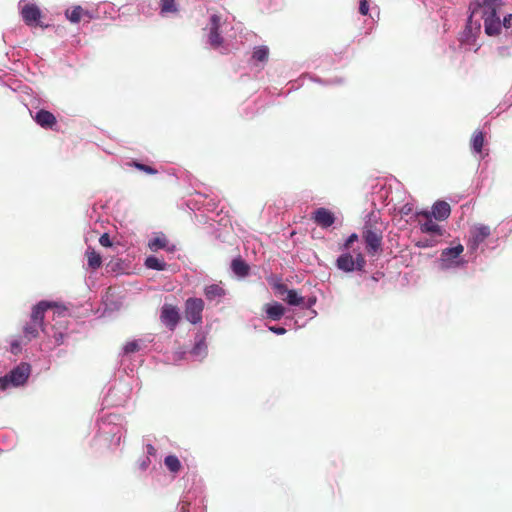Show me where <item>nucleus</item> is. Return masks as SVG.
Here are the masks:
<instances>
[{
    "label": "nucleus",
    "mask_w": 512,
    "mask_h": 512,
    "mask_svg": "<svg viewBox=\"0 0 512 512\" xmlns=\"http://www.w3.org/2000/svg\"><path fill=\"white\" fill-rule=\"evenodd\" d=\"M503 5L502 0H476L469 6L470 16L468 25L472 24L473 17L480 15L484 21V30L488 36H498L501 33V20L497 12Z\"/></svg>",
    "instance_id": "nucleus-1"
},
{
    "label": "nucleus",
    "mask_w": 512,
    "mask_h": 512,
    "mask_svg": "<svg viewBox=\"0 0 512 512\" xmlns=\"http://www.w3.org/2000/svg\"><path fill=\"white\" fill-rule=\"evenodd\" d=\"M362 237L369 255L375 256L382 251L383 230L379 218L374 213H371L365 222Z\"/></svg>",
    "instance_id": "nucleus-2"
},
{
    "label": "nucleus",
    "mask_w": 512,
    "mask_h": 512,
    "mask_svg": "<svg viewBox=\"0 0 512 512\" xmlns=\"http://www.w3.org/2000/svg\"><path fill=\"white\" fill-rule=\"evenodd\" d=\"M31 372V367L28 363H21L13 370L10 371L9 374L4 377H0V388L6 389L9 385L20 386L23 385Z\"/></svg>",
    "instance_id": "nucleus-3"
},
{
    "label": "nucleus",
    "mask_w": 512,
    "mask_h": 512,
    "mask_svg": "<svg viewBox=\"0 0 512 512\" xmlns=\"http://www.w3.org/2000/svg\"><path fill=\"white\" fill-rule=\"evenodd\" d=\"M366 265V260L361 252L354 258L349 252L342 253L336 260V266L344 272L362 271Z\"/></svg>",
    "instance_id": "nucleus-4"
},
{
    "label": "nucleus",
    "mask_w": 512,
    "mask_h": 512,
    "mask_svg": "<svg viewBox=\"0 0 512 512\" xmlns=\"http://www.w3.org/2000/svg\"><path fill=\"white\" fill-rule=\"evenodd\" d=\"M204 301L201 298L190 297L185 301L184 315L187 321L192 324L202 323V312Z\"/></svg>",
    "instance_id": "nucleus-5"
},
{
    "label": "nucleus",
    "mask_w": 512,
    "mask_h": 512,
    "mask_svg": "<svg viewBox=\"0 0 512 512\" xmlns=\"http://www.w3.org/2000/svg\"><path fill=\"white\" fill-rule=\"evenodd\" d=\"M160 319L170 330H174L180 320L178 308L171 304L163 305Z\"/></svg>",
    "instance_id": "nucleus-6"
},
{
    "label": "nucleus",
    "mask_w": 512,
    "mask_h": 512,
    "mask_svg": "<svg viewBox=\"0 0 512 512\" xmlns=\"http://www.w3.org/2000/svg\"><path fill=\"white\" fill-rule=\"evenodd\" d=\"M220 17L216 14L210 17L209 24V35L208 42L210 46L214 49L220 47L223 43V37L220 34Z\"/></svg>",
    "instance_id": "nucleus-7"
},
{
    "label": "nucleus",
    "mask_w": 512,
    "mask_h": 512,
    "mask_svg": "<svg viewBox=\"0 0 512 512\" xmlns=\"http://www.w3.org/2000/svg\"><path fill=\"white\" fill-rule=\"evenodd\" d=\"M311 219L321 228L326 229L331 227L336 218L332 211L327 208L320 207L312 213Z\"/></svg>",
    "instance_id": "nucleus-8"
},
{
    "label": "nucleus",
    "mask_w": 512,
    "mask_h": 512,
    "mask_svg": "<svg viewBox=\"0 0 512 512\" xmlns=\"http://www.w3.org/2000/svg\"><path fill=\"white\" fill-rule=\"evenodd\" d=\"M21 16L26 25L38 26L41 18V10L37 5L27 3L21 9Z\"/></svg>",
    "instance_id": "nucleus-9"
},
{
    "label": "nucleus",
    "mask_w": 512,
    "mask_h": 512,
    "mask_svg": "<svg viewBox=\"0 0 512 512\" xmlns=\"http://www.w3.org/2000/svg\"><path fill=\"white\" fill-rule=\"evenodd\" d=\"M464 251V247L458 244L455 247L446 248L442 251L440 261L442 268H450L457 264L454 260L457 259Z\"/></svg>",
    "instance_id": "nucleus-10"
},
{
    "label": "nucleus",
    "mask_w": 512,
    "mask_h": 512,
    "mask_svg": "<svg viewBox=\"0 0 512 512\" xmlns=\"http://www.w3.org/2000/svg\"><path fill=\"white\" fill-rule=\"evenodd\" d=\"M57 304L55 302H49V301H40L38 304L33 306L30 319L35 322L39 323L42 326H44V317L45 312L50 309L56 307Z\"/></svg>",
    "instance_id": "nucleus-11"
},
{
    "label": "nucleus",
    "mask_w": 512,
    "mask_h": 512,
    "mask_svg": "<svg viewBox=\"0 0 512 512\" xmlns=\"http://www.w3.org/2000/svg\"><path fill=\"white\" fill-rule=\"evenodd\" d=\"M34 121L42 128L44 129H54V127L57 125V119L48 110L40 109L38 112H36L35 116H33Z\"/></svg>",
    "instance_id": "nucleus-12"
},
{
    "label": "nucleus",
    "mask_w": 512,
    "mask_h": 512,
    "mask_svg": "<svg viewBox=\"0 0 512 512\" xmlns=\"http://www.w3.org/2000/svg\"><path fill=\"white\" fill-rule=\"evenodd\" d=\"M204 295L208 301L219 302L226 295V290L219 284H210L205 286Z\"/></svg>",
    "instance_id": "nucleus-13"
},
{
    "label": "nucleus",
    "mask_w": 512,
    "mask_h": 512,
    "mask_svg": "<svg viewBox=\"0 0 512 512\" xmlns=\"http://www.w3.org/2000/svg\"><path fill=\"white\" fill-rule=\"evenodd\" d=\"M491 234V229L487 225L475 226L471 231V241L474 246H478L480 243L485 241Z\"/></svg>",
    "instance_id": "nucleus-14"
},
{
    "label": "nucleus",
    "mask_w": 512,
    "mask_h": 512,
    "mask_svg": "<svg viewBox=\"0 0 512 512\" xmlns=\"http://www.w3.org/2000/svg\"><path fill=\"white\" fill-rule=\"evenodd\" d=\"M450 205L445 201H437L432 207V215L435 219L442 221L450 216Z\"/></svg>",
    "instance_id": "nucleus-15"
},
{
    "label": "nucleus",
    "mask_w": 512,
    "mask_h": 512,
    "mask_svg": "<svg viewBox=\"0 0 512 512\" xmlns=\"http://www.w3.org/2000/svg\"><path fill=\"white\" fill-rule=\"evenodd\" d=\"M264 309H265L267 318H269L270 320H273V321L280 320L285 314L284 306L278 302H274L272 304H266Z\"/></svg>",
    "instance_id": "nucleus-16"
},
{
    "label": "nucleus",
    "mask_w": 512,
    "mask_h": 512,
    "mask_svg": "<svg viewBox=\"0 0 512 512\" xmlns=\"http://www.w3.org/2000/svg\"><path fill=\"white\" fill-rule=\"evenodd\" d=\"M419 215L426 217V221L420 225V229L424 233L442 234L441 227L431 219L429 212H421Z\"/></svg>",
    "instance_id": "nucleus-17"
},
{
    "label": "nucleus",
    "mask_w": 512,
    "mask_h": 512,
    "mask_svg": "<svg viewBox=\"0 0 512 512\" xmlns=\"http://www.w3.org/2000/svg\"><path fill=\"white\" fill-rule=\"evenodd\" d=\"M278 289L280 290V292H286L287 293V296L286 298L284 299L289 305H293V306H299L301 305L303 302H304V298L300 295H298L297 291L296 290H288L287 287L283 284H280L278 286Z\"/></svg>",
    "instance_id": "nucleus-18"
},
{
    "label": "nucleus",
    "mask_w": 512,
    "mask_h": 512,
    "mask_svg": "<svg viewBox=\"0 0 512 512\" xmlns=\"http://www.w3.org/2000/svg\"><path fill=\"white\" fill-rule=\"evenodd\" d=\"M85 256L87 258L88 266L91 269L96 270L101 267L102 257L93 247L89 246L86 249Z\"/></svg>",
    "instance_id": "nucleus-19"
},
{
    "label": "nucleus",
    "mask_w": 512,
    "mask_h": 512,
    "mask_svg": "<svg viewBox=\"0 0 512 512\" xmlns=\"http://www.w3.org/2000/svg\"><path fill=\"white\" fill-rule=\"evenodd\" d=\"M231 269L237 276L245 277L249 274L250 267L242 258L238 257L232 260Z\"/></svg>",
    "instance_id": "nucleus-20"
},
{
    "label": "nucleus",
    "mask_w": 512,
    "mask_h": 512,
    "mask_svg": "<svg viewBox=\"0 0 512 512\" xmlns=\"http://www.w3.org/2000/svg\"><path fill=\"white\" fill-rule=\"evenodd\" d=\"M484 141V133L480 130L475 131L470 141L473 151L476 153H481L484 146Z\"/></svg>",
    "instance_id": "nucleus-21"
},
{
    "label": "nucleus",
    "mask_w": 512,
    "mask_h": 512,
    "mask_svg": "<svg viewBox=\"0 0 512 512\" xmlns=\"http://www.w3.org/2000/svg\"><path fill=\"white\" fill-rule=\"evenodd\" d=\"M39 330H44L43 326L33 322L31 319L24 326V334L29 340L36 338L39 335Z\"/></svg>",
    "instance_id": "nucleus-22"
},
{
    "label": "nucleus",
    "mask_w": 512,
    "mask_h": 512,
    "mask_svg": "<svg viewBox=\"0 0 512 512\" xmlns=\"http://www.w3.org/2000/svg\"><path fill=\"white\" fill-rule=\"evenodd\" d=\"M177 12H178V7L176 4V0H160L161 15H166L168 13L176 14Z\"/></svg>",
    "instance_id": "nucleus-23"
},
{
    "label": "nucleus",
    "mask_w": 512,
    "mask_h": 512,
    "mask_svg": "<svg viewBox=\"0 0 512 512\" xmlns=\"http://www.w3.org/2000/svg\"><path fill=\"white\" fill-rule=\"evenodd\" d=\"M145 266L149 269L163 271L167 264L155 256H149L145 260Z\"/></svg>",
    "instance_id": "nucleus-24"
},
{
    "label": "nucleus",
    "mask_w": 512,
    "mask_h": 512,
    "mask_svg": "<svg viewBox=\"0 0 512 512\" xmlns=\"http://www.w3.org/2000/svg\"><path fill=\"white\" fill-rule=\"evenodd\" d=\"M164 463L168 470L173 473H178L182 468L180 460L175 455L166 456Z\"/></svg>",
    "instance_id": "nucleus-25"
},
{
    "label": "nucleus",
    "mask_w": 512,
    "mask_h": 512,
    "mask_svg": "<svg viewBox=\"0 0 512 512\" xmlns=\"http://www.w3.org/2000/svg\"><path fill=\"white\" fill-rule=\"evenodd\" d=\"M269 57V49L267 46H257L253 50L252 59L258 62H266Z\"/></svg>",
    "instance_id": "nucleus-26"
},
{
    "label": "nucleus",
    "mask_w": 512,
    "mask_h": 512,
    "mask_svg": "<svg viewBox=\"0 0 512 512\" xmlns=\"http://www.w3.org/2000/svg\"><path fill=\"white\" fill-rule=\"evenodd\" d=\"M168 245V240L164 235L157 236L154 239L150 240L148 243V247L152 251H157L159 249H166Z\"/></svg>",
    "instance_id": "nucleus-27"
},
{
    "label": "nucleus",
    "mask_w": 512,
    "mask_h": 512,
    "mask_svg": "<svg viewBox=\"0 0 512 512\" xmlns=\"http://www.w3.org/2000/svg\"><path fill=\"white\" fill-rule=\"evenodd\" d=\"M65 14L72 23H78L84 14V10L81 6H74L71 10H67Z\"/></svg>",
    "instance_id": "nucleus-28"
},
{
    "label": "nucleus",
    "mask_w": 512,
    "mask_h": 512,
    "mask_svg": "<svg viewBox=\"0 0 512 512\" xmlns=\"http://www.w3.org/2000/svg\"><path fill=\"white\" fill-rule=\"evenodd\" d=\"M139 349H140V346H139L138 341H136V340L127 342L123 348L125 354L135 353V352L139 351Z\"/></svg>",
    "instance_id": "nucleus-29"
},
{
    "label": "nucleus",
    "mask_w": 512,
    "mask_h": 512,
    "mask_svg": "<svg viewBox=\"0 0 512 512\" xmlns=\"http://www.w3.org/2000/svg\"><path fill=\"white\" fill-rule=\"evenodd\" d=\"M134 167H136L137 169L147 173V174H151V175H154L157 173V170L154 169L153 167L149 166V165H145V164H142V163H138V162H133L132 164Z\"/></svg>",
    "instance_id": "nucleus-30"
},
{
    "label": "nucleus",
    "mask_w": 512,
    "mask_h": 512,
    "mask_svg": "<svg viewBox=\"0 0 512 512\" xmlns=\"http://www.w3.org/2000/svg\"><path fill=\"white\" fill-rule=\"evenodd\" d=\"M356 241H358V235L356 233H353L346 239V241L344 242L340 249L343 251H347L352 247L353 243Z\"/></svg>",
    "instance_id": "nucleus-31"
},
{
    "label": "nucleus",
    "mask_w": 512,
    "mask_h": 512,
    "mask_svg": "<svg viewBox=\"0 0 512 512\" xmlns=\"http://www.w3.org/2000/svg\"><path fill=\"white\" fill-rule=\"evenodd\" d=\"M505 28L506 30H511L512 32V14H508L504 16L503 20L501 21V29Z\"/></svg>",
    "instance_id": "nucleus-32"
},
{
    "label": "nucleus",
    "mask_w": 512,
    "mask_h": 512,
    "mask_svg": "<svg viewBox=\"0 0 512 512\" xmlns=\"http://www.w3.org/2000/svg\"><path fill=\"white\" fill-rule=\"evenodd\" d=\"M150 463L151 460L147 456L137 462V467L140 471H145L149 467Z\"/></svg>",
    "instance_id": "nucleus-33"
},
{
    "label": "nucleus",
    "mask_w": 512,
    "mask_h": 512,
    "mask_svg": "<svg viewBox=\"0 0 512 512\" xmlns=\"http://www.w3.org/2000/svg\"><path fill=\"white\" fill-rule=\"evenodd\" d=\"M99 243L104 247H111L112 241L110 239L109 234H107V233L102 234L99 238Z\"/></svg>",
    "instance_id": "nucleus-34"
},
{
    "label": "nucleus",
    "mask_w": 512,
    "mask_h": 512,
    "mask_svg": "<svg viewBox=\"0 0 512 512\" xmlns=\"http://www.w3.org/2000/svg\"><path fill=\"white\" fill-rule=\"evenodd\" d=\"M369 11V3L367 0H360V5H359V12L362 14V15H367Z\"/></svg>",
    "instance_id": "nucleus-35"
},
{
    "label": "nucleus",
    "mask_w": 512,
    "mask_h": 512,
    "mask_svg": "<svg viewBox=\"0 0 512 512\" xmlns=\"http://www.w3.org/2000/svg\"><path fill=\"white\" fill-rule=\"evenodd\" d=\"M269 330L277 335H283L286 333V329L284 327L270 326Z\"/></svg>",
    "instance_id": "nucleus-36"
},
{
    "label": "nucleus",
    "mask_w": 512,
    "mask_h": 512,
    "mask_svg": "<svg viewBox=\"0 0 512 512\" xmlns=\"http://www.w3.org/2000/svg\"><path fill=\"white\" fill-rule=\"evenodd\" d=\"M146 449H147V453L149 455H155L156 449L154 448V446L152 444H147Z\"/></svg>",
    "instance_id": "nucleus-37"
},
{
    "label": "nucleus",
    "mask_w": 512,
    "mask_h": 512,
    "mask_svg": "<svg viewBox=\"0 0 512 512\" xmlns=\"http://www.w3.org/2000/svg\"><path fill=\"white\" fill-rule=\"evenodd\" d=\"M416 246H418L420 248H426V247H429L430 244H429L428 240H425V241H418L416 243Z\"/></svg>",
    "instance_id": "nucleus-38"
},
{
    "label": "nucleus",
    "mask_w": 512,
    "mask_h": 512,
    "mask_svg": "<svg viewBox=\"0 0 512 512\" xmlns=\"http://www.w3.org/2000/svg\"><path fill=\"white\" fill-rule=\"evenodd\" d=\"M180 512H189V503H187V502L182 503Z\"/></svg>",
    "instance_id": "nucleus-39"
}]
</instances>
